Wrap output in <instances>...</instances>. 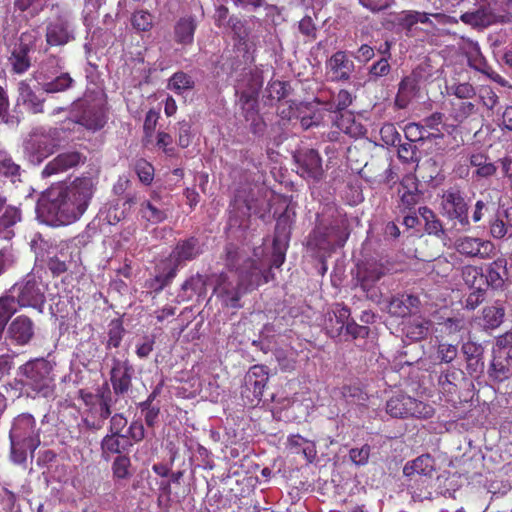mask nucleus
Here are the masks:
<instances>
[{
	"instance_id": "nucleus-21",
	"label": "nucleus",
	"mask_w": 512,
	"mask_h": 512,
	"mask_svg": "<svg viewBox=\"0 0 512 512\" xmlns=\"http://www.w3.org/2000/svg\"><path fill=\"white\" fill-rule=\"evenodd\" d=\"M420 299L412 294H397L391 297L388 304V313L394 317H407L416 314L420 309Z\"/></svg>"
},
{
	"instance_id": "nucleus-20",
	"label": "nucleus",
	"mask_w": 512,
	"mask_h": 512,
	"mask_svg": "<svg viewBox=\"0 0 512 512\" xmlns=\"http://www.w3.org/2000/svg\"><path fill=\"white\" fill-rule=\"evenodd\" d=\"M399 203L398 208L401 212H411L420 202L422 193L418 188L416 178L405 177L398 187Z\"/></svg>"
},
{
	"instance_id": "nucleus-58",
	"label": "nucleus",
	"mask_w": 512,
	"mask_h": 512,
	"mask_svg": "<svg viewBox=\"0 0 512 512\" xmlns=\"http://www.w3.org/2000/svg\"><path fill=\"white\" fill-rule=\"evenodd\" d=\"M135 172L143 184L149 185L152 183L154 179V167L145 159L137 160Z\"/></svg>"
},
{
	"instance_id": "nucleus-12",
	"label": "nucleus",
	"mask_w": 512,
	"mask_h": 512,
	"mask_svg": "<svg viewBox=\"0 0 512 512\" xmlns=\"http://www.w3.org/2000/svg\"><path fill=\"white\" fill-rule=\"evenodd\" d=\"M387 267L378 260L367 259L356 266L355 279L364 292H369L387 274Z\"/></svg>"
},
{
	"instance_id": "nucleus-34",
	"label": "nucleus",
	"mask_w": 512,
	"mask_h": 512,
	"mask_svg": "<svg viewBox=\"0 0 512 512\" xmlns=\"http://www.w3.org/2000/svg\"><path fill=\"white\" fill-rule=\"evenodd\" d=\"M350 309L343 305H337L336 309L333 311V317L329 318L328 324L326 326L327 332L331 337L340 336L344 329H346L347 325L351 322L350 320Z\"/></svg>"
},
{
	"instance_id": "nucleus-47",
	"label": "nucleus",
	"mask_w": 512,
	"mask_h": 512,
	"mask_svg": "<svg viewBox=\"0 0 512 512\" xmlns=\"http://www.w3.org/2000/svg\"><path fill=\"white\" fill-rule=\"evenodd\" d=\"M336 230L334 226H318L313 230L311 240L317 248L329 249L334 244L332 235Z\"/></svg>"
},
{
	"instance_id": "nucleus-5",
	"label": "nucleus",
	"mask_w": 512,
	"mask_h": 512,
	"mask_svg": "<svg viewBox=\"0 0 512 512\" xmlns=\"http://www.w3.org/2000/svg\"><path fill=\"white\" fill-rule=\"evenodd\" d=\"M386 412L394 418L429 419L434 416L435 408L430 403L399 393L386 402Z\"/></svg>"
},
{
	"instance_id": "nucleus-33",
	"label": "nucleus",
	"mask_w": 512,
	"mask_h": 512,
	"mask_svg": "<svg viewBox=\"0 0 512 512\" xmlns=\"http://www.w3.org/2000/svg\"><path fill=\"white\" fill-rule=\"evenodd\" d=\"M287 448L291 453L302 454L309 463H312L317 455L315 443L298 434L288 437Z\"/></svg>"
},
{
	"instance_id": "nucleus-38",
	"label": "nucleus",
	"mask_w": 512,
	"mask_h": 512,
	"mask_svg": "<svg viewBox=\"0 0 512 512\" xmlns=\"http://www.w3.org/2000/svg\"><path fill=\"white\" fill-rule=\"evenodd\" d=\"M506 275V263L504 260L498 259L487 266L486 274L484 277L488 286L493 289H502L505 283L504 278Z\"/></svg>"
},
{
	"instance_id": "nucleus-36",
	"label": "nucleus",
	"mask_w": 512,
	"mask_h": 512,
	"mask_svg": "<svg viewBox=\"0 0 512 512\" xmlns=\"http://www.w3.org/2000/svg\"><path fill=\"white\" fill-rule=\"evenodd\" d=\"M176 275L175 268H170L163 260L158 266V273L145 282V287L154 292H160L173 281Z\"/></svg>"
},
{
	"instance_id": "nucleus-19",
	"label": "nucleus",
	"mask_w": 512,
	"mask_h": 512,
	"mask_svg": "<svg viewBox=\"0 0 512 512\" xmlns=\"http://www.w3.org/2000/svg\"><path fill=\"white\" fill-rule=\"evenodd\" d=\"M85 159L86 157L82 153L75 150L60 153L45 165L42 176L46 178L64 173L77 167L80 163H84Z\"/></svg>"
},
{
	"instance_id": "nucleus-56",
	"label": "nucleus",
	"mask_w": 512,
	"mask_h": 512,
	"mask_svg": "<svg viewBox=\"0 0 512 512\" xmlns=\"http://www.w3.org/2000/svg\"><path fill=\"white\" fill-rule=\"evenodd\" d=\"M12 65L13 71L17 74H22L29 69L31 63L28 56V49L26 47H22L19 51L13 52Z\"/></svg>"
},
{
	"instance_id": "nucleus-41",
	"label": "nucleus",
	"mask_w": 512,
	"mask_h": 512,
	"mask_svg": "<svg viewBox=\"0 0 512 512\" xmlns=\"http://www.w3.org/2000/svg\"><path fill=\"white\" fill-rule=\"evenodd\" d=\"M52 141L53 139L50 135H41L39 137L33 138L29 142L27 149L35 153L36 159L41 161L43 158L51 155L56 150L57 144H54Z\"/></svg>"
},
{
	"instance_id": "nucleus-3",
	"label": "nucleus",
	"mask_w": 512,
	"mask_h": 512,
	"mask_svg": "<svg viewBox=\"0 0 512 512\" xmlns=\"http://www.w3.org/2000/svg\"><path fill=\"white\" fill-rule=\"evenodd\" d=\"M79 399L84 404L82 422L85 428L91 431L101 430L112 414L111 390L106 387V389H98L97 393H92L81 389Z\"/></svg>"
},
{
	"instance_id": "nucleus-52",
	"label": "nucleus",
	"mask_w": 512,
	"mask_h": 512,
	"mask_svg": "<svg viewBox=\"0 0 512 512\" xmlns=\"http://www.w3.org/2000/svg\"><path fill=\"white\" fill-rule=\"evenodd\" d=\"M458 355V347L457 345L450 344L447 342H439L436 346V351L434 354V359L439 361L440 364H449L454 359H456Z\"/></svg>"
},
{
	"instance_id": "nucleus-22",
	"label": "nucleus",
	"mask_w": 512,
	"mask_h": 512,
	"mask_svg": "<svg viewBox=\"0 0 512 512\" xmlns=\"http://www.w3.org/2000/svg\"><path fill=\"white\" fill-rule=\"evenodd\" d=\"M268 379L267 368L263 365H254L245 376V390L252 392L254 398L259 402L263 397Z\"/></svg>"
},
{
	"instance_id": "nucleus-31",
	"label": "nucleus",
	"mask_w": 512,
	"mask_h": 512,
	"mask_svg": "<svg viewBox=\"0 0 512 512\" xmlns=\"http://www.w3.org/2000/svg\"><path fill=\"white\" fill-rule=\"evenodd\" d=\"M18 310L15 295L5 293L0 296V344L4 339L7 326Z\"/></svg>"
},
{
	"instance_id": "nucleus-48",
	"label": "nucleus",
	"mask_w": 512,
	"mask_h": 512,
	"mask_svg": "<svg viewBox=\"0 0 512 512\" xmlns=\"http://www.w3.org/2000/svg\"><path fill=\"white\" fill-rule=\"evenodd\" d=\"M74 84L73 78L69 73L64 72L52 79L51 81L42 83V90L47 94L65 92Z\"/></svg>"
},
{
	"instance_id": "nucleus-16",
	"label": "nucleus",
	"mask_w": 512,
	"mask_h": 512,
	"mask_svg": "<svg viewBox=\"0 0 512 512\" xmlns=\"http://www.w3.org/2000/svg\"><path fill=\"white\" fill-rule=\"evenodd\" d=\"M456 251L469 258L489 259L495 253V246L489 240L463 236L455 241Z\"/></svg>"
},
{
	"instance_id": "nucleus-18",
	"label": "nucleus",
	"mask_w": 512,
	"mask_h": 512,
	"mask_svg": "<svg viewBox=\"0 0 512 512\" xmlns=\"http://www.w3.org/2000/svg\"><path fill=\"white\" fill-rule=\"evenodd\" d=\"M464 380L465 374L461 369L447 366L445 369H441L437 376L438 391L446 397L447 401H453Z\"/></svg>"
},
{
	"instance_id": "nucleus-9",
	"label": "nucleus",
	"mask_w": 512,
	"mask_h": 512,
	"mask_svg": "<svg viewBox=\"0 0 512 512\" xmlns=\"http://www.w3.org/2000/svg\"><path fill=\"white\" fill-rule=\"evenodd\" d=\"M9 294L15 295L17 306L20 308L40 309L45 302V295L34 278L14 284Z\"/></svg>"
},
{
	"instance_id": "nucleus-60",
	"label": "nucleus",
	"mask_w": 512,
	"mask_h": 512,
	"mask_svg": "<svg viewBox=\"0 0 512 512\" xmlns=\"http://www.w3.org/2000/svg\"><path fill=\"white\" fill-rule=\"evenodd\" d=\"M124 436L128 441H131L132 446L143 441L145 438V428L143 422L139 419L133 420L130 423Z\"/></svg>"
},
{
	"instance_id": "nucleus-64",
	"label": "nucleus",
	"mask_w": 512,
	"mask_h": 512,
	"mask_svg": "<svg viewBox=\"0 0 512 512\" xmlns=\"http://www.w3.org/2000/svg\"><path fill=\"white\" fill-rule=\"evenodd\" d=\"M371 448L368 444H364L360 448H352L349 451L350 460L357 466H364L368 463Z\"/></svg>"
},
{
	"instance_id": "nucleus-54",
	"label": "nucleus",
	"mask_w": 512,
	"mask_h": 512,
	"mask_svg": "<svg viewBox=\"0 0 512 512\" xmlns=\"http://www.w3.org/2000/svg\"><path fill=\"white\" fill-rule=\"evenodd\" d=\"M461 274L465 284L475 289L479 287L484 277L482 268L473 265L464 266Z\"/></svg>"
},
{
	"instance_id": "nucleus-11",
	"label": "nucleus",
	"mask_w": 512,
	"mask_h": 512,
	"mask_svg": "<svg viewBox=\"0 0 512 512\" xmlns=\"http://www.w3.org/2000/svg\"><path fill=\"white\" fill-rule=\"evenodd\" d=\"M5 339L14 346L24 347L35 338V322L27 315L21 314L11 320L6 328Z\"/></svg>"
},
{
	"instance_id": "nucleus-7",
	"label": "nucleus",
	"mask_w": 512,
	"mask_h": 512,
	"mask_svg": "<svg viewBox=\"0 0 512 512\" xmlns=\"http://www.w3.org/2000/svg\"><path fill=\"white\" fill-rule=\"evenodd\" d=\"M442 199L447 217L458 223L461 230L467 231L470 228L469 207L460 189L450 187L444 191Z\"/></svg>"
},
{
	"instance_id": "nucleus-13",
	"label": "nucleus",
	"mask_w": 512,
	"mask_h": 512,
	"mask_svg": "<svg viewBox=\"0 0 512 512\" xmlns=\"http://www.w3.org/2000/svg\"><path fill=\"white\" fill-rule=\"evenodd\" d=\"M201 253L202 249L199 239L191 236L186 239H180L164 261L170 268H175L177 273L184 263L196 259Z\"/></svg>"
},
{
	"instance_id": "nucleus-55",
	"label": "nucleus",
	"mask_w": 512,
	"mask_h": 512,
	"mask_svg": "<svg viewBox=\"0 0 512 512\" xmlns=\"http://www.w3.org/2000/svg\"><path fill=\"white\" fill-rule=\"evenodd\" d=\"M131 23L136 30L146 32L153 26V17L148 11L138 10L133 13Z\"/></svg>"
},
{
	"instance_id": "nucleus-6",
	"label": "nucleus",
	"mask_w": 512,
	"mask_h": 512,
	"mask_svg": "<svg viewBox=\"0 0 512 512\" xmlns=\"http://www.w3.org/2000/svg\"><path fill=\"white\" fill-rule=\"evenodd\" d=\"M430 16L435 18L441 24H447L451 22V17L443 13L430 14L418 10H403L396 15L395 23L405 32L407 37H415L419 31L417 24L426 25L430 29L435 28V24L430 19Z\"/></svg>"
},
{
	"instance_id": "nucleus-61",
	"label": "nucleus",
	"mask_w": 512,
	"mask_h": 512,
	"mask_svg": "<svg viewBox=\"0 0 512 512\" xmlns=\"http://www.w3.org/2000/svg\"><path fill=\"white\" fill-rule=\"evenodd\" d=\"M452 90V94L456 97L455 100H478L474 86L468 82L456 84Z\"/></svg>"
},
{
	"instance_id": "nucleus-1",
	"label": "nucleus",
	"mask_w": 512,
	"mask_h": 512,
	"mask_svg": "<svg viewBox=\"0 0 512 512\" xmlns=\"http://www.w3.org/2000/svg\"><path fill=\"white\" fill-rule=\"evenodd\" d=\"M93 193L91 178H76L69 186L52 188L43 203V210L53 222L71 224L84 214Z\"/></svg>"
},
{
	"instance_id": "nucleus-15",
	"label": "nucleus",
	"mask_w": 512,
	"mask_h": 512,
	"mask_svg": "<svg viewBox=\"0 0 512 512\" xmlns=\"http://www.w3.org/2000/svg\"><path fill=\"white\" fill-rule=\"evenodd\" d=\"M34 428L35 420L31 415L18 418L10 432L12 448L19 445L24 449L35 451L39 440L34 436Z\"/></svg>"
},
{
	"instance_id": "nucleus-53",
	"label": "nucleus",
	"mask_w": 512,
	"mask_h": 512,
	"mask_svg": "<svg viewBox=\"0 0 512 512\" xmlns=\"http://www.w3.org/2000/svg\"><path fill=\"white\" fill-rule=\"evenodd\" d=\"M404 134L406 139L411 143L431 139L429 131L425 130V126H423L422 123H408L404 128Z\"/></svg>"
},
{
	"instance_id": "nucleus-45",
	"label": "nucleus",
	"mask_w": 512,
	"mask_h": 512,
	"mask_svg": "<svg viewBox=\"0 0 512 512\" xmlns=\"http://www.w3.org/2000/svg\"><path fill=\"white\" fill-rule=\"evenodd\" d=\"M415 92V81L409 77L403 78L399 83L398 92L395 98V106L399 109L407 108L411 99L415 96Z\"/></svg>"
},
{
	"instance_id": "nucleus-28",
	"label": "nucleus",
	"mask_w": 512,
	"mask_h": 512,
	"mask_svg": "<svg viewBox=\"0 0 512 512\" xmlns=\"http://www.w3.org/2000/svg\"><path fill=\"white\" fill-rule=\"evenodd\" d=\"M435 460L429 454H422L409 461L403 468L406 477L433 476L435 473Z\"/></svg>"
},
{
	"instance_id": "nucleus-4",
	"label": "nucleus",
	"mask_w": 512,
	"mask_h": 512,
	"mask_svg": "<svg viewBox=\"0 0 512 512\" xmlns=\"http://www.w3.org/2000/svg\"><path fill=\"white\" fill-rule=\"evenodd\" d=\"M52 365L44 358L30 360L19 367V375L23 377L22 384L44 397L54 392V377Z\"/></svg>"
},
{
	"instance_id": "nucleus-17",
	"label": "nucleus",
	"mask_w": 512,
	"mask_h": 512,
	"mask_svg": "<svg viewBox=\"0 0 512 512\" xmlns=\"http://www.w3.org/2000/svg\"><path fill=\"white\" fill-rule=\"evenodd\" d=\"M354 69V62L348 57L345 51L335 52L326 61V75L332 82L349 81Z\"/></svg>"
},
{
	"instance_id": "nucleus-39",
	"label": "nucleus",
	"mask_w": 512,
	"mask_h": 512,
	"mask_svg": "<svg viewBox=\"0 0 512 512\" xmlns=\"http://www.w3.org/2000/svg\"><path fill=\"white\" fill-rule=\"evenodd\" d=\"M431 327L432 321L417 317L404 326V332L409 339L421 341L429 335Z\"/></svg>"
},
{
	"instance_id": "nucleus-42",
	"label": "nucleus",
	"mask_w": 512,
	"mask_h": 512,
	"mask_svg": "<svg viewBox=\"0 0 512 512\" xmlns=\"http://www.w3.org/2000/svg\"><path fill=\"white\" fill-rule=\"evenodd\" d=\"M139 212L143 219L152 224H159L167 219V212L159 206V199L156 203L152 200L143 201Z\"/></svg>"
},
{
	"instance_id": "nucleus-46",
	"label": "nucleus",
	"mask_w": 512,
	"mask_h": 512,
	"mask_svg": "<svg viewBox=\"0 0 512 512\" xmlns=\"http://www.w3.org/2000/svg\"><path fill=\"white\" fill-rule=\"evenodd\" d=\"M168 89L175 94L181 95L195 87V81L189 74L183 71L175 72L168 80Z\"/></svg>"
},
{
	"instance_id": "nucleus-63",
	"label": "nucleus",
	"mask_w": 512,
	"mask_h": 512,
	"mask_svg": "<svg viewBox=\"0 0 512 512\" xmlns=\"http://www.w3.org/2000/svg\"><path fill=\"white\" fill-rule=\"evenodd\" d=\"M391 71V66L387 57H382L377 62L373 63L369 68L370 79H378L387 76Z\"/></svg>"
},
{
	"instance_id": "nucleus-23",
	"label": "nucleus",
	"mask_w": 512,
	"mask_h": 512,
	"mask_svg": "<svg viewBox=\"0 0 512 512\" xmlns=\"http://www.w3.org/2000/svg\"><path fill=\"white\" fill-rule=\"evenodd\" d=\"M132 447L124 434L107 433L100 442L102 457L108 460L112 455H125Z\"/></svg>"
},
{
	"instance_id": "nucleus-27",
	"label": "nucleus",
	"mask_w": 512,
	"mask_h": 512,
	"mask_svg": "<svg viewBox=\"0 0 512 512\" xmlns=\"http://www.w3.org/2000/svg\"><path fill=\"white\" fill-rule=\"evenodd\" d=\"M106 121L107 119L102 108L95 105H87L75 120L77 124L91 131L102 129Z\"/></svg>"
},
{
	"instance_id": "nucleus-40",
	"label": "nucleus",
	"mask_w": 512,
	"mask_h": 512,
	"mask_svg": "<svg viewBox=\"0 0 512 512\" xmlns=\"http://www.w3.org/2000/svg\"><path fill=\"white\" fill-rule=\"evenodd\" d=\"M505 316V308L500 301H495L493 305L487 306L482 311L483 327L486 329L498 328Z\"/></svg>"
},
{
	"instance_id": "nucleus-2",
	"label": "nucleus",
	"mask_w": 512,
	"mask_h": 512,
	"mask_svg": "<svg viewBox=\"0 0 512 512\" xmlns=\"http://www.w3.org/2000/svg\"><path fill=\"white\" fill-rule=\"evenodd\" d=\"M237 272L238 278L233 280L226 274H220L215 287L218 298L226 307H240L239 301L243 293L268 283L270 276L273 278L270 269L262 270L257 261L252 258L244 259L242 265L237 268Z\"/></svg>"
},
{
	"instance_id": "nucleus-10",
	"label": "nucleus",
	"mask_w": 512,
	"mask_h": 512,
	"mask_svg": "<svg viewBox=\"0 0 512 512\" xmlns=\"http://www.w3.org/2000/svg\"><path fill=\"white\" fill-rule=\"evenodd\" d=\"M134 372V367L129 360H120L116 357L112 359L109 380L116 397H124L132 389Z\"/></svg>"
},
{
	"instance_id": "nucleus-62",
	"label": "nucleus",
	"mask_w": 512,
	"mask_h": 512,
	"mask_svg": "<svg viewBox=\"0 0 512 512\" xmlns=\"http://www.w3.org/2000/svg\"><path fill=\"white\" fill-rule=\"evenodd\" d=\"M138 408L144 415L145 424L149 428H153L158 422L160 415V407L155 405H149V403H139Z\"/></svg>"
},
{
	"instance_id": "nucleus-59",
	"label": "nucleus",
	"mask_w": 512,
	"mask_h": 512,
	"mask_svg": "<svg viewBox=\"0 0 512 512\" xmlns=\"http://www.w3.org/2000/svg\"><path fill=\"white\" fill-rule=\"evenodd\" d=\"M0 175L11 178L20 175V166L3 152H0Z\"/></svg>"
},
{
	"instance_id": "nucleus-24",
	"label": "nucleus",
	"mask_w": 512,
	"mask_h": 512,
	"mask_svg": "<svg viewBox=\"0 0 512 512\" xmlns=\"http://www.w3.org/2000/svg\"><path fill=\"white\" fill-rule=\"evenodd\" d=\"M18 101L32 114L44 113L45 99L40 98L26 80L18 83Z\"/></svg>"
},
{
	"instance_id": "nucleus-8",
	"label": "nucleus",
	"mask_w": 512,
	"mask_h": 512,
	"mask_svg": "<svg viewBox=\"0 0 512 512\" xmlns=\"http://www.w3.org/2000/svg\"><path fill=\"white\" fill-rule=\"evenodd\" d=\"M296 172L305 180L318 182L324 176L322 158L315 149L299 150L294 154Z\"/></svg>"
},
{
	"instance_id": "nucleus-43",
	"label": "nucleus",
	"mask_w": 512,
	"mask_h": 512,
	"mask_svg": "<svg viewBox=\"0 0 512 512\" xmlns=\"http://www.w3.org/2000/svg\"><path fill=\"white\" fill-rule=\"evenodd\" d=\"M21 220V211L15 206L8 205L7 199L0 195V232L15 225Z\"/></svg>"
},
{
	"instance_id": "nucleus-29",
	"label": "nucleus",
	"mask_w": 512,
	"mask_h": 512,
	"mask_svg": "<svg viewBox=\"0 0 512 512\" xmlns=\"http://www.w3.org/2000/svg\"><path fill=\"white\" fill-rule=\"evenodd\" d=\"M478 100H451L449 117L457 124H462L469 117L477 114Z\"/></svg>"
},
{
	"instance_id": "nucleus-51",
	"label": "nucleus",
	"mask_w": 512,
	"mask_h": 512,
	"mask_svg": "<svg viewBox=\"0 0 512 512\" xmlns=\"http://www.w3.org/2000/svg\"><path fill=\"white\" fill-rule=\"evenodd\" d=\"M444 118V113L434 112L422 120V125L425 126V130H433V132H429V134L431 135V139L443 137V133L440 130V126H442L443 128L446 127V125L444 124Z\"/></svg>"
},
{
	"instance_id": "nucleus-30",
	"label": "nucleus",
	"mask_w": 512,
	"mask_h": 512,
	"mask_svg": "<svg viewBox=\"0 0 512 512\" xmlns=\"http://www.w3.org/2000/svg\"><path fill=\"white\" fill-rule=\"evenodd\" d=\"M487 373L491 381L504 382L512 376V362L506 354L494 355Z\"/></svg>"
},
{
	"instance_id": "nucleus-57",
	"label": "nucleus",
	"mask_w": 512,
	"mask_h": 512,
	"mask_svg": "<svg viewBox=\"0 0 512 512\" xmlns=\"http://www.w3.org/2000/svg\"><path fill=\"white\" fill-rule=\"evenodd\" d=\"M246 121H250V131L255 136H263L266 130V123L259 115L258 110L251 112L249 109L244 114Z\"/></svg>"
},
{
	"instance_id": "nucleus-25",
	"label": "nucleus",
	"mask_w": 512,
	"mask_h": 512,
	"mask_svg": "<svg viewBox=\"0 0 512 512\" xmlns=\"http://www.w3.org/2000/svg\"><path fill=\"white\" fill-rule=\"evenodd\" d=\"M197 26L195 16L185 15L180 17L174 25V41L182 46L192 45Z\"/></svg>"
},
{
	"instance_id": "nucleus-14",
	"label": "nucleus",
	"mask_w": 512,
	"mask_h": 512,
	"mask_svg": "<svg viewBox=\"0 0 512 512\" xmlns=\"http://www.w3.org/2000/svg\"><path fill=\"white\" fill-rule=\"evenodd\" d=\"M75 39L70 21L59 15L46 23L45 40L49 47L65 46Z\"/></svg>"
},
{
	"instance_id": "nucleus-44",
	"label": "nucleus",
	"mask_w": 512,
	"mask_h": 512,
	"mask_svg": "<svg viewBox=\"0 0 512 512\" xmlns=\"http://www.w3.org/2000/svg\"><path fill=\"white\" fill-rule=\"evenodd\" d=\"M469 163L475 167V175L480 178H488L493 176L497 168L489 161V157L484 153H474L470 156Z\"/></svg>"
},
{
	"instance_id": "nucleus-26",
	"label": "nucleus",
	"mask_w": 512,
	"mask_h": 512,
	"mask_svg": "<svg viewBox=\"0 0 512 512\" xmlns=\"http://www.w3.org/2000/svg\"><path fill=\"white\" fill-rule=\"evenodd\" d=\"M72 251L68 245H60L56 252H49L46 261L47 267L53 277L65 273L72 262Z\"/></svg>"
},
{
	"instance_id": "nucleus-49",
	"label": "nucleus",
	"mask_w": 512,
	"mask_h": 512,
	"mask_svg": "<svg viewBox=\"0 0 512 512\" xmlns=\"http://www.w3.org/2000/svg\"><path fill=\"white\" fill-rule=\"evenodd\" d=\"M131 468L132 463L128 455L117 456L111 465L113 479L116 481L130 479L132 476Z\"/></svg>"
},
{
	"instance_id": "nucleus-37",
	"label": "nucleus",
	"mask_w": 512,
	"mask_h": 512,
	"mask_svg": "<svg viewBox=\"0 0 512 512\" xmlns=\"http://www.w3.org/2000/svg\"><path fill=\"white\" fill-rule=\"evenodd\" d=\"M207 278L199 273L190 276L181 285L182 300H191L194 296H202L206 294Z\"/></svg>"
},
{
	"instance_id": "nucleus-35",
	"label": "nucleus",
	"mask_w": 512,
	"mask_h": 512,
	"mask_svg": "<svg viewBox=\"0 0 512 512\" xmlns=\"http://www.w3.org/2000/svg\"><path fill=\"white\" fill-rule=\"evenodd\" d=\"M294 215V213H291L288 208H286L276 219L275 232L273 237L275 245L288 243L291 235V227L294 221Z\"/></svg>"
},
{
	"instance_id": "nucleus-50",
	"label": "nucleus",
	"mask_w": 512,
	"mask_h": 512,
	"mask_svg": "<svg viewBox=\"0 0 512 512\" xmlns=\"http://www.w3.org/2000/svg\"><path fill=\"white\" fill-rule=\"evenodd\" d=\"M125 329L120 319H113L108 325L107 349L118 348L122 342Z\"/></svg>"
},
{
	"instance_id": "nucleus-32",
	"label": "nucleus",
	"mask_w": 512,
	"mask_h": 512,
	"mask_svg": "<svg viewBox=\"0 0 512 512\" xmlns=\"http://www.w3.org/2000/svg\"><path fill=\"white\" fill-rule=\"evenodd\" d=\"M408 489L415 501H423L432 498L433 476L408 477Z\"/></svg>"
}]
</instances>
